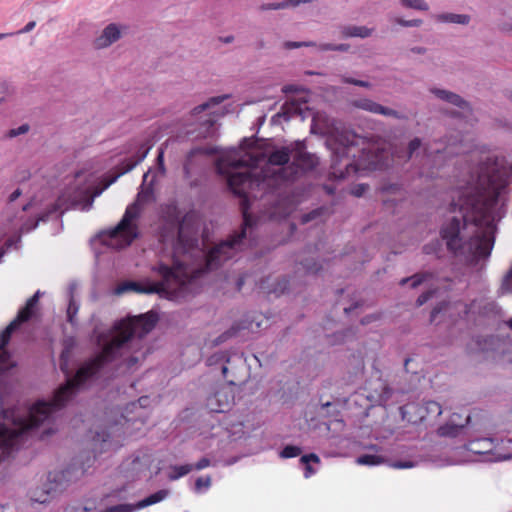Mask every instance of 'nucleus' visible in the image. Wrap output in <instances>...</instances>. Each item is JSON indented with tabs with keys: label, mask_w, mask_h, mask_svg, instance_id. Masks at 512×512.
Instances as JSON below:
<instances>
[{
	"label": "nucleus",
	"mask_w": 512,
	"mask_h": 512,
	"mask_svg": "<svg viewBox=\"0 0 512 512\" xmlns=\"http://www.w3.org/2000/svg\"><path fill=\"white\" fill-rule=\"evenodd\" d=\"M479 155L476 176L472 183L460 191L453 200V211L461 214L443 223L440 237L447 250L454 256L469 255L486 258L494 246V209L498 203L502 185L496 183L497 160L483 150L474 149Z\"/></svg>",
	"instance_id": "obj_1"
},
{
	"label": "nucleus",
	"mask_w": 512,
	"mask_h": 512,
	"mask_svg": "<svg viewBox=\"0 0 512 512\" xmlns=\"http://www.w3.org/2000/svg\"><path fill=\"white\" fill-rule=\"evenodd\" d=\"M157 313L150 311L138 316L121 320L114 326L111 340L104 345L101 352L86 361L74 377L55 391L51 401H39L29 411L27 418L20 420L17 428L0 427V461L8 458L14 448L33 429L38 428L49 419L51 414L65 406L66 402L89 379L96 375L105 364L123 355L134 335L143 337L157 324Z\"/></svg>",
	"instance_id": "obj_2"
},
{
	"label": "nucleus",
	"mask_w": 512,
	"mask_h": 512,
	"mask_svg": "<svg viewBox=\"0 0 512 512\" xmlns=\"http://www.w3.org/2000/svg\"><path fill=\"white\" fill-rule=\"evenodd\" d=\"M159 238L163 243L173 239L177 232V240L173 247V258L182 256L193 268L203 270V273L217 267L224 241H220L207 253L199 247L198 227L192 215H185L180 220V211L176 204H168L162 208Z\"/></svg>",
	"instance_id": "obj_3"
},
{
	"label": "nucleus",
	"mask_w": 512,
	"mask_h": 512,
	"mask_svg": "<svg viewBox=\"0 0 512 512\" xmlns=\"http://www.w3.org/2000/svg\"><path fill=\"white\" fill-rule=\"evenodd\" d=\"M162 280L142 284L135 281H125L119 284L115 293L121 295L127 291L143 294L165 295L168 299L183 297L188 291L192 282L203 274V270L193 268L186 261L175 259L172 266L159 263L153 268Z\"/></svg>",
	"instance_id": "obj_4"
},
{
	"label": "nucleus",
	"mask_w": 512,
	"mask_h": 512,
	"mask_svg": "<svg viewBox=\"0 0 512 512\" xmlns=\"http://www.w3.org/2000/svg\"><path fill=\"white\" fill-rule=\"evenodd\" d=\"M351 140L347 138V142H341L334 151V158L329 173L330 179L342 180L350 175H356L364 170L381 169L385 163L383 156L373 153L372 150L362 148L361 155L356 160L350 161V157L356 158V146L358 145V137L351 135Z\"/></svg>",
	"instance_id": "obj_5"
},
{
	"label": "nucleus",
	"mask_w": 512,
	"mask_h": 512,
	"mask_svg": "<svg viewBox=\"0 0 512 512\" xmlns=\"http://www.w3.org/2000/svg\"><path fill=\"white\" fill-rule=\"evenodd\" d=\"M144 197L139 193L136 201L127 206L120 222L114 228L104 232L109 239L116 240L120 248L131 245L139 236L138 225L134 221L140 216Z\"/></svg>",
	"instance_id": "obj_6"
},
{
	"label": "nucleus",
	"mask_w": 512,
	"mask_h": 512,
	"mask_svg": "<svg viewBox=\"0 0 512 512\" xmlns=\"http://www.w3.org/2000/svg\"><path fill=\"white\" fill-rule=\"evenodd\" d=\"M223 101L224 96L212 97L209 101L198 105L193 109V115L195 116L202 112L208 111L206 118L200 123L201 131H199L198 136L206 138L214 134L215 124L219 120L220 114L211 109Z\"/></svg>",
	"instance_id": "obj_7"
},
{
	"label": "nucleus",
	"mask_w": 512,
	"mask_h": 512,
	"mask_svg": "<svg viewBox=\"0 0 512 512\" xmlns=\"http://www.w3.org/2000/svg\"><path fill=\"white\" fill-rule=\"evenodd\" d=\"M402 417L408 422L416 423L418 420L422 421L426 414L439 416L442 414V407L436 401H427L423 407L418 404L409 403L401 407Z\"/></svg>",
	"instance_id": "obj_8"
},
{
	"label": "nucleus",
	"mask_w": 512,
	"mask_h": 512,
	"mask_svg": "<svg viewBox=\"0 0 512 512\" xmlns=\"http://www.w3.org/2000/svg\"><path fill=\"white\" fill-rule=\"evenodd\" d=\"M292 158L293 162L289 168L294 170V174H297L298 172L311 171L318 164L317 157L306 152L304 144L300 142H297L295 147L292 148Z\"/></svg>",
	"instance_id": "obj_9"
},
{
	"label": "nucleus",
	"mask_w": 512,
	"mask_h": 512,
	"mask_svg": "<svg viewBox=\"0 0 512 512\" xmlns=\"http://www.w3.org/2000/svg\"><path fill=\"white\" fill-rule=\"evenodd\" d=\"M353 105L356 108H359V109H362V110H365V111H368V112H371L374 114H381L384 116H389V117H393V118L400 119V120L406 119V116L399 113L398 111L388 108V107H385V106H383L373 100H370V99L364 98V99L355 100L353 102Z\"/></svg>",
	"instance_id": "obj_10"
},
{
	"label": "nucleus",
	"mask_w": 512,
	"mask_h": 512,
	"mask_svg": "<svg viewBox=\"0 0 512 512\" xmlns=\"http://www.w3.org/2000/svg\"><path fill=\"white\" fill-rule=\"evenodd\" d=\"M248 199L245 197L242 201V213H243V228L236 235H231L226 238V251L230 248L235 247L246 237V229L252 227L254 224L252 216L248 213ZM228 256L226 255V259Z\"/></svg>",
	"instance_id": "obj_11"
},
{
	"label": "nucleus",
	"mask_w": 512,
	"mask_h": 512,
	"mask_svg": "<svg viewBox=\"0 0 512 512\" xmlns=\"http://www.w3.org/2000/svg\"><path fill=\"white\" fill-rule=\"evenodd\" d=\"M120 38V30L116 24H109L104 28L101 35L94 41V46L97 49H102L110 46Z\"/></svg>",
	"instance_id": "obj_12"
},
{
	"label": "nucleus",
	"mask_w": 512,
	"mask_h": 512,
	"mask_svg": "<svg viewBox=\"0 0 512 512\" xmlns=\"http://www.w3.org/2000/svg\"><path fill=\"white\" fill-rule=\"evenodd\" d=\"M40 298V291H37L32 297H30L25 306L21 308L17 316L13 319L17 324L21 325L29 321L35 314L36 306L38 305Z\"/></svg>",
	"instance_id": "obj_13"
},
{
	"label": "nucleus",
	"mask_w": 512,
	"mask_h": 512,
	"mask_svg": "<svg viewBox=\"0 0 512 512\" xmlns=\"http://www.w3.org/2000/svg\"><path fill=\"white\" fill-rule=\"evenodd\" d=\"M251 175L248 172L229 175L226 171V188H231L235 193L240 194L242 189L251 184Z\"/></svg>",
	"instance_id": "obj_14"
},
{
	"label": "nucleus",
	"mask_w": 512,
	"mask_h": 512,
	"mask_svg": "<svg viewBox=\"0 0 512 512\" xmlns=\"http://www.w3.org/2000/svg\"><path fill=\"white\" fill-rule=\"evenodd\" d=\"M63 475L58 473H49L48 481L50 482L49 487L45 488L40 494L37 491L34 492L32 499L38 503H46L49 501L50 494L56 493L59 484L56 483L58 479L62 478Z\"/></svg>",
	"instance_id": "obj_15"
},
{
	"label": "nucleus",
	"mask_w": 512,
	"mask_h": 512,
	"mask_svg": "<svg viewBox=\"0 0 512 512\" xmlns=\"http://www.w3.org/2000/svg\"><path fill=\"white\" fill-rule=\"evenodd\" d=\"M456 416L458 417V414H453L448 423L438 428L437 433L439 436L455 437L458 435L459 431L470 421V416L467 415L464 423H455L454 417Z\"/></svg>",
	"instance_id": "obj_16"
},
{
	"label": "nucleus",
	"mask_w": 512,
	"mask_h": 512,
	"mask_svg": "<svg viewBox=\"0 0 512 512\" xmlns=\"http://www.w3.org/2000/svg\"><path fill=\"white\" fill-rule=\"evenodd\" d=\"M466 448L468 451L474 453V454H487L491 452L494 448V442L491 438H482L470 441Z\"/></svg>",
	"instance_id": "obj_17"
},
{
	"label": "nucleus",
	"mask_w": 512,
	"mask_h": 512,
	"mask_svg": "<svg viewBox=\"0 0 512 512\" xmlns=\"http://www.w3.org/2000/svg\"><path fill=\"white\" fill-rule=\"evenodd\" d=\"M373 29L366 26L345 25L340 27V34L343 38L359 37L367 38L371 36Z\"/></svg>",
	"instance_id": "obj_18"
},
{
	"label": "nucleus",
	"mask_w": 512,
	"mask_h": 512,
	"mask_svg": "<svg viewBox=\"0 0 512 512\" xmlns=\"http://www.w3.org/2000/svg\"><path fill=\"white\" fill-rule=\"evenodd\" d=\"M292 156V149L289 147H282L275 150L268 156V163L276 166H283L287 164Z\"/></svg>",
	"instance_id": "obj_19"
},
{
	"label": "nucleus",
	"mask_w": 512,
	"mask_h": 512,
	"mask_svg": "<svg viewBox=\"0 0 512 512\" xmlns=\"http://www.w3.org/2000/svg\"><path fill=\"white\" fill-rule=\"evenodd\" d=\"M433 93L440 99L448 102V103H451L455 106H458L460 108H466L468 107V104L465 100H463L459 95L455 94V93H452V92H449V91H446V90H442V89H434L433 90Z\"/></svg>",
	"instance_id": "obj_20"
},
{
	"label": "nucleus",
	"mask_w": 512,
	"mask_h": 512,
	"mask_svg": "<svg viewBox=\"0 0 512 512\" xmlns=\"http://www.w3.org/2000/svg\"><path fill=\"white\" fill-rule=\"evenodd\" d=\"M436 21L442 23H454L467 25L470 22V16L466 14L441 13L434 16Z\"/></svg>",
	"instance_id": "obj_21"
},
{
	"label": "nucleus",
	"mask_w": 512,
	"mask_h": 512,
	"mask_svg": "<svg viewBox=\"0 0 512 512\" xmlns=\"http://www.w3.org/2000/svg\"><path fill=\"white\" fill-rule=\"evenodd\" d=\"M168 494L169 491L166 489L158 490L157 492L149 495L148 497L136 503V508L138 510L159 503L162 500H164L168 496Z\"/></svg>",
	"instance_id": "obj_22"
},
{
	"label": "nucleus",
	"mask_w": 512,
	"mask_h": 512,
	"mask_svg": "<svg viewBox=\"0 0 512 512\" xmlns=\"http://www.w3.org/2000/svg\"><path fill=\"white\" fill-rule=\"evenodd\" d=\"M300 462L302 464H304V466H305L304 467V477L310 478L316 472L315 469L310 465V462L320 463V458L317 454L310 453V454L303 455L300 458Z\"/></svg>",
	"instance_id": "obj_23"
},
{
	"label": "nucleus",
	"mask_w": 512,
	"mask_h": 512,
	"mask_svg": "<svg viewBox=\"0 0 512 512\" xmlns=\"http://www.w3.org/2000/svg\"><path fill=\"white\" fill-rule=\"evenodd\" d=\"M311 1L312 0H285L283 2H278V3L264 4L261 6V9L262 10H272V9L278 10V9H284L289 6L296 7L302 3L305 4V3H309Z\"/></svg>",
	"instance_id": "obj_24"
},
{
	"label": "nucleus",
	"mask_w": 512,
	"mask_h": 512,
	"mask_svg": "<svg viewBox=\"0 0 512 512\" xmlns=\"http://www.w3.org/2000/svg\"><path fill=\"white\" fill-rule=\"evenodd\" d=\"M193 470V464L175 465L171 467V473L168 479L171 481L177 480Z\"/></svg>",
	"instance_id": "obj_25"
},
{
	"label": "nucleus",
	"mask_w": 512,
	"mask_h": 512,
	"mask_svg": "<svg viewBox=\"0 0 512 512\" xmlns=\"http://www.w3.org/2000/svg\"><path fill=\"white\" fill-rule=\"evenodd\" d=\"M14 320H12L8 326L0 334V351L9 343L12 333L19 328Z\"/></svg>",
	"instance_id": "obj_26"
},
{
	"label": "nucleus",
	"mask_w": 512,
	"mask_h": 512,
	"mask_svg": "<svg viewBox=\"0 0 512 512\" xmlns=\"http://www.w3.org/2000/svg\"><path fill=\"white\" fill-rule=\"evenodd\" d=\"M222 406L223 404L220 399V394L218 392L214 393L213 395H210L207 398L206 407L210 412L221 413L223 412Z\"/></svg>",
	"instance_id": "obj_27"
},
{
	"label": "nucleus",
	"mask_w": 512,
	"mask_h": 512,
	"mask_svg": "<svg viewBox=\"0 0 512 512\" xmlns=\"http://www.w3.org/2000/svg\"><path fill=\"white\" fill-rule=\"evenodd\" d=\"M384 461H385L384 457L379 456V455H370V454L361 455L356 459L357 464L369 465V466L379 465V464L384 463Z\"/></svg>",
	"instance_id": "obj_28"
},
{
	"label": "nucleus",
	"mask_w": 512,
	"mask_h": 512,
	"mask_svg": "<svg viewBox=\"0 0 512 512\" xmlns=\"http://www.w3.org/2000/svg\"><path fill=\"white\" fill-rule=\"evenodd\" d=\"M459 152L458 151H455L453 149V146L452 145H447L443 150H440V149H431L430 147H426L425 148V155L427 158H430V157H433L434 159L435 158H438L442 155H453V154H458Z\"/></svg>",
	"instance_id": "obj_29"
},
{
	"label": "nucleus",
	"mask_w": 512,
	"mask_h": 512,
	"mask_svg": "<svg viewBox=\"0 0 512 512\" xmlns=\"http://www.w3.org/2000/svg\"><path fill=\"white\" fill-rule=\"evenodd\" d=\"M207 365L210 367L216 366L224 374V353L219 351L208 357Z\"/></svg>",
	"instance_id": "obj_30"
},
{
	"label": "nucleus",
	"mask_w": 512,
	"mask_h": 512,
	"mask_svg": "<svg viewBox=\"0 0 512 512\" xmlns=\"http://www.w3.org/2000/svg\"><path fill=\"white\" fill-rule=\"evenodd\" d=\"M249 156L248 160H239L238 165L248 166V167H257L260 162L264 159V155L262 153L252 154L247 153Z\"/></svg>",
	"instance_id": "obj_31"
},
{
	"label": "nucleus",
	"mask_w": 512,
	"mask_h": 512,
	"mask_svg": "<svg viewBox=\"0 0 512 512\" xmlns=\"http://www.w3.org/2000/svg\"><path fill=\"white\" fill-rule=\"evenodd\" d=\"M229 437L233 440L242 438L245 435L244 424L242 422L231 424L230 428H226Z\"/></svg>",
	"instance_id": "obj_32"
},
{
	"label": "nucleus",
	"mask_w": 512,
	"mask_h": 512,
	"mask_svg": "<svg viewBox=\"0 0 512 512\" xmlns=\"http://www.w3.org/2000/svg\"><path fill=\"white\" fill-rule=\"evenodd\" d=\"M428 276L429 274H415L409 278H403L400 281V285H405L410 282L411 287L416 288L421 285Z\"/></svg>",
	"instance_id": "obj_33"
},
{
	"label": "nucleus",
	"mask_w": 512,
	"mask_h": 512,
	"mask_svg": "<svg viewBox=\"0 0 512 512\" xmlns=\"http://www.w3.org/2000/svg\"><path fill=\"white\" fill-rule=\"evenodd\" d=\"M301 453L302 450L300 447L294 445H287L281 450L280 457L283 459L294 458L299 456Z\"/></svg>",
	"instance_id": "obj_34"
},
{
	"label": "nucleus",
	"mask_w": 512,
	"mask_h": 512,
	"mask_svg": "<svg viewBox=\"0 0 512 512\" xmlns=\"http://www.w3.org/2000/svg\"><path fill=\"white\" fill-rule=\"evenodd\" d=\"M401 3L405 7L420 11H426L429 8L424 0H401Z\"/></svg>",
	"instance_id": "obj_35"
},
{
	"label": "nucleus",
	"mask_w": 512,
	"mask_h": 512,
	"mask_svg": "<svg viewBox=\"0 0 512 512\" xmlns=\"http://www.w3.org/2000/svg\"><path fill=\"white\" fill-rule=\"evenodd\" d=\"M211 485V478L209 476L198 477L195 481L194 490L197 493L202 492L205 489H208Z\"/></svg>",
	"instance_id": "obj_36"
},
{
	"label": "nucleus",
	"mask_w": 512,
	"mask_h": 512,
	"mask_svg": "<svg viewBox=\"0 0 512 512\" xmlns=\"http://www.w3.org/2000/svg\"><path fill=\"white\" fill-rule=\"evenodd\" d=\"M135 510H137L136 504H118L106 508L104 512H133Z\"/></svg>",
	"instance_id": "obj_37"
},
{
	"label": "nucleus",
	"mask_w": 512,
	"mask_h": 512,
	"mask_svg": "<svg viewBox=\"0 0 512 512\" xmlns=\"http://www.w3.org/2000/svg\"><path fill=\"white\" fill-rule=\"evenodd\" d=\"M349 48H350V46L348 44L334 45V44L324 43V44H320L318 46V49L320 51H347Z\"/></svg>",
	"instance_id": "obj_38"
},
{
	"label": "nucleus",
	"mask_w": 512,
	"mask_h": 512,
	"mask_svg": "<svg viewBox=\"0 0 512 512\" xmlns=\"http://www.w3.org/2000/svg\"><path fill=\"white\" fill-rule=\"evenodd\" d=\"M421 146H422V142L418 137L412 139L409 142L408 148H407V160L411 159L413 157L414 153L418 149H420Z\"/></svg>",
	"instance_id": "obj_39"
},
{
	"label": "nucleus",
	"mask_w": 512,
	"mask_h": 512,
	"mask_svg": "<svg viewBox=\"0 0 512 512\" xmlns=\"http://www.w3.org/2000/svg\"><path fill=\"white\" fill-rule=\"evenodd\" d=\"M78 312V305L76 304V302L71 298L70 302H69V305H68V308H67V320L70 322V323H73L74 322V317L75 315L77 314Z\"/></svg>",
	"instance_id": "obj_40"
},
{
	"label": "nucleus",
	"mask_w": 512,
	"mask_h": 512,
	"mask_svg": "<svg viewBox=\"0 0 512 512\" xmlns=\"http://www.w3.org/2000/svg\"><path fill=\"white\" fill-rule=\"evenodd\" d=\"M28 131H29V125L28 124H22L21 126H19L16 129L9 130L8 133H7V136L9 138H13V137H16L18 135L25 134Z\"/></svg>",
	"instance_id": "obj_41"
},
{
	"label": "nucleus",
	"mask_w": 512,
	"mask_h": 512,
	"mask_svg": "<svg viewBox=\"0 0 512 512\" xmlns=\"http://www.w3.org/2000/svg\"><path fill=\"white\" fill-rule=\"evenodd\" d=\"M368 188L369 186L367 184H356L351 188L350 193L353 196L361 197L366 192V190H368Z\"/></svg>",
	"instance_id": "obj_42"
},
{
	"label": "nucleus",
	"mask_w": 512,
	"mask_h": 512,
	"mask_svg": "<svg viewBox=\"0 0 512 512\" xmlns=\"http://www.w3.org/2000/svg\"><path fill=\"white\" fill-rule=\"evenodd\" d=\"M11 90L10 86L6 82H0V103L6 100V98L10 95Z\"/></svg>",
	"instance_id": "obj_43"
},
{
	"label": "nucleus",
	"mask_w": 512,
	"mask_h": 512,
	"mask_svg": "<svg viewBox=\"0 0 512 512\" xmlns=\"http://www.w3.org/2000/svg\"><path fill=\"white\" fill-rule=\"evenodd\" d=\"M415 466V463L413 461H394L391 463V467L395 469H408Z\"/></svg>",
	"instance_id": "obj_44"
},
{
	"label": "nucleus",
	"mask_w": 512,
	"mask_h": 512,
	"mask_svg": "<svg viewBox=\"0 0 512 512\" xmlns=\"http://www.w3.org/2000/svg\"><path fill=\"white\" fill-rule=\"evenodd\" d=\"M156 162L158 165V169L162 175L166 173L165 165H164V150L162 148L159 149L158 155L156 158Z\"/></svg>",
	"instance_id": "obj_45"
},
{
	"label": "nucleus",
	"mask_w": 512,
	"mask_h": 512,
	"mask_svg": "<svg viewBox=\"0 0 512 512\" xmlns=\"http://www.w3.org/2000/svg\"><path fill=\"white\" fill-rule=\"evenodd\" d=\"M396 22L400 24L401 26L405 27H418L422 24V21L420 19H414V20H403V19H396Z\"/></svg>",
	"instance_id": "obj_46"
},
{
	"label": "nucleus",
	"mask_w": 512,
	"mask_h": 512,
	"mask_svg": "<svg viewBox=\"0 0 512 512\" xmlns=\"http://www.w3.org/2000/svg\"><path fill=\"white\" fill-rule=\"evenodd\" d=\"M343 82L344 83H348V84H353V85H356V86H360V87H365V88L370 87V83L367 82V81L356 80V79L349 78V77H344L343 78Z\"/></svg>",
	"instance_id": "obj_47"
},
{
	"label": "nucleus",
	"mask_w": 512,
	"mask_h": 512,
	"mask_svg": "<svg viewBox=\"0 0 512 512\" xmlns=\"http://www.w3.org/2000/svg\"><path fill=\"white\" fill-rule=\"evenodd\" d=\"M215 169L219 176H224V155H219L215 161Z\"/></svg>",
	"instance_id": "obj_48"
},
{
	"label": "nucleus",
	"mask_w": 512,
	"mask_h": 512,
	"mask_svg": "<svg viewBox=\"0 0 512 512\" xmlns=\"http://www.w3.org/2000/svg\"><path fill=\"white\" fill-rule=\"evenodd\" d=\"M148 151H149V148H146L140 155L135 156V159L130 164H128V169L130 170V169L134 168L136 165H138L139 163H141L144 160V158L147 156Z\"/></svg>",
	"instance_id": "obj_49"
},
{
	"label": "nucleus",
	"mask_w": 512,
	"mask_h": 512,
	"mask_svg": "<svg viewBox=\"0 0 512 512\" xmlns=\"http://www.w3.org/2000/svg\"><path fill=\"white\" fill-rule=\"evenodd\" d=\"M108 438H109V434L106 433V432H103L102 434H100L98 432L96 433V436L94 437V440L95 441H100L101 440V442H102L101 447H100V451H103V450L106 449L105 446H106V443L108 441Z\"/></svg>",
	"instance_id": "obj_50"
},
{
	"label": "nucleus",
	"mask_w": 512,
	"mask_h": 512,
	"mask_svg": "<svg viewBox=\"0 0 512 512\" xmlns=\"http://www.w3.org/2000/svg\"><path fill=\"white\" fill-rule=\"evenodd\" d=\"M439 242L438 241H435L433 243H429V244H426L424 247H423V252L425 254H432V253H436L437 250L439 249Z\"/></svg>",
	"instance_id": "obj_51"
},
{
	"label": "nucleus",
	"mask_w": 512,
	"mask_h": 512,
	"mask_svg": "<svg viewBox=\"0 0 512 512\" xmlns=\"http://www.w3.org/2000/svg\"><path fill=\"white\" fill-rule=\"evenodd\" d=\"M432 297V291L422 293L416 301L418 307L424 305Z\"/></svg>",
	"instance_id": "obj_52"
},
{
	"label": "nucleus",
	"mask_w": 512,
	"mask_h": 512,
	"mask_svg": "<svg viewBox=\"0 0 512 512\" xmlns=\"http://www.w3.org/2000/svg\"><path fill=\"white\" fill-rule=\"evenodd\" d=\"M210 465V460L206 457L200 459L195 465H193V470H202L207 468Z\"/></svg>",
	"instance_id": "obj_53"
},
{
	"label": "nucleus",
	"mask_w": 512,
	"mask_h": 512,
	"mask_svg": "<svg viewBox=\"0 0 512 512\" xmlns=\"http://www.w3.org/2000/svg\"><path fill=\"white\" fill-rule=\"evenodd\" d=\"M35 26H36V22L35 21H30L21 30H19L16 33H12V34L14 35V34L29 33L30 31H32L35 28Z\"/></svg>",
	"instance_id": "obj_54"
},
{
	"label": "nucleus",
	"mask_w": 512,
	"mask_h": 512,
	"mask_svg": "<svg viewBox=\"0 0 512 512\" xmlns=\"http://www.w3.org/2000/svg\"><path fill=\"white\" fill-rule=\"evenodd\" d=\"M315 44L312 42H288L286 44L287 48H299L302 46H314Z\"/></svg>",
	"instance_id": "obj_55"
},
{
	"label": "nucleus",
	"mask_w": 512,
	"mask_h": 512,
	"mask_svg": "<svg viewBox=\"0 0 512 512\" xmlns=\"http://www.w3.org/2000/svg\"><path fill=\"white\" fill-rule=\"evenodd\" d=\"M304 268L308 273H316L320 269L316 263H313V265L306 263L304 264Z\"/></svg>",
	"instance_id": "obj_56"
},
{
	"label": "nucleus",
	"mask_w": 512,
	"mask_h": 512,
	"mask_svg": "<svg viewBox=\"0 0 512 512\" xmlns=\"http://www.w3.org/2000/svg\"><path fill=\"white\" fill-rule=\"evenodd\" d=\"M214 149H207V148H197L192 151V153H203V154H212L214 153Z\"/></svg>",
	"instance_id": "obj_57"
},
{
	"label": "nucleus",
	"mask_w": 512,
	"mask_h": 512,
	"mask_svg": "<svg viewBox=\"0 0 512 512\" xmlns=\"http://www.w3.org/2000/svg\"><path fill=\"white\" fill-rule=\"evenodd\" d=\"M441 310H442V307H441V306H437V307L433 308V310L431 311V315H430V318H431V319H430V321H431V322H433V321L435 320L436 315H437L438 313H440V312H441Z\"/></svg>",
	"instance_id": "obj_58"
},
{
	"label": "nucleus",
	"mask_w": 512,
	"mask_h": 512,
	"mask_svg": "<svg viewBox=\"0 0 512 512\" xmlns=\"http://www.w3.org/2000/svg\"><path fill=\"white\" fill-rule=\"evenodd\" d=\"M282 91L284 93H292V92H296L297 91V87L295 85H285L283 88H282Z\"/></svg>",
	"instance_id": "obj_59"
},
{
	"label": "nucleus",
	"mask_w": 512,
	"mask_h": 512,
	"mask_svg": "<svg viewBox=\"0 0 512 512\" xmlns=\"http://www.w3.org/2000/svg\"><path fill=\"white\" fill-rule=\"evenodd\" d=\"M315 214H316V211H313L309 214H305L303 217H302V222L303 223H307L309 222L310 220L314 219L315 217Z\"/></svg>",
	"instance_id": "obj_60"
},
{
	"label": "nucleus",
	"mask_w": 512,
	"mask_h": 512,
	"mask_svg": "<svg viewBox=\"0 0 512 512\" xmlns=\"http://www.w3.org/2000/svg\"><path fill=\"white\" fill-rule=\"evenodd\" d=\"M137 362H138V358L131 356L127 359L126 365L128 368H132Z\"/></svg>",
	"instance_id": "obj_61"
},
{
	"label": "nucleus",
	"mask_w": 512,
	"mask_h": 512,
	"mask_svg": "<svg viewBox=\"0 0 512 512\" xmlns=\"http://www.w3.org/2000/svg\"><path fill=\"white\" fill-rule=\"evenodd\" d=\"M21 195V190L20 189H16L10 196H9V201L10 202H13L15 201L19 196Z\"/></svg>",
	"instance_id": "obj_62"
},
{
	"label": "nucleus",
	"mask_w": 512,
	"mask_h": 512,
	"mask_svg": "<svg viewBox=\"0 0 512 512\" xmlns=\"http://www.w3.org/2000/svg\"><path fill=\"white\" fill-rule=\"evenodd\" d=\"M238 328L231 327L229 330H226L225 335L227 337L234 336L237 333Z\"/></svg>",
	"instance_id": "obj_63"
},
{
	"label": "nucleus",
	"mask_w": 512,
	"mask_h": 512,
	"mask_svg": "<svg viewBox=\"0 0 512 512\" xmlns=\"http://www.w3.org/2000/svg\"><path fill=\"white\" fill-rule=\"evenodd\" d=\"M12 35V33H0V41Z\"/></svg>",
	"instance_id": "obj_64"
}]
</instances>
